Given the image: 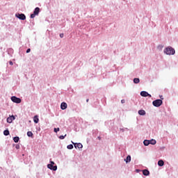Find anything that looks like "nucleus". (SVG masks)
I'll return each instance as SVG.
<instances>
[{
    "instance_id": "nucleus-1",
    "label": "nucleus",
    "mask_w": 178,
    "mask_h": 178,
    "mask_svg": "<svg viewBox=\"0 0 178 178\" xmlns=\"http://www.w3.org/2000/svg\"><path fill=\"white\" fill-rule=\"evenodd\" d=\"M165 54H166V55H175V51L173 48L172 47H167L165 50H164Z\"/></svg>"
},
{
    "instance_id": "nucleus-2",
    "label": "nucleus",
    "mask_w": 178,
    "mask_h": 178,
    "mask_svg": "<svg viewBox=\"0 0 178 178\" xmlns=\"http://www.w3.org/2000/svg\"><path fill=\"white\" fill-rule=\"evenodd\" d=\"M154 106H156V108H159V106H161V105H162L163 102L162 99H156L153 101L152 102Z\"/></svg>"
},
{
    "instance_id": "nucleus-3",
    "label": "nucleus",
    "mask_w": 178,
    "mask_h": 178,
    "mask_svg": "<svg viewBox=\"0 0 178 178\" xmlns=\"http://www.w3.org/2000/svg\"><path fill=\"white\" fill-rule=\"evenodd\" d=\"M38 13H40V8L37 7L35 8L33 13L31 15V18L34 19L35 16L38 15Z\"/></svg>"
},
{
    "instance_id": "nucleus-4",
    "label": "nucleus",
    "mask_w": 178,
    "mask_h": 178,
    "mask_svg": "<svg viewBox=\"0 0 178 178\" xmlns=\"http://www.w3.org/2000/svg\"><path fill=\"white\" fill-rule=\"evenodd\" d=\"M11 101H13V102H15V104H20V102H22V99L15 96H13L11 97Z\"/></svg>"
},
{
    "instance_id": "nucleus-5",
    "label": "nucleus",
    "mask_w": 178,
    "mask_h": 178,
    "mask_svg": "<svg viewBox=\"0 0 178 178\" xmlns=\"http://www.w3.org/2000/svg\"><path fill=\"white\" fill-rule=\"evenodd\" d=\"M16 17L19 19L20 20H26V15L24 14H16L15 15Z\"/></svg>"
},
{
    "instance_id": "nucleus-6",
    "label": "nucleus",
    "mask_w": 178,
    "mask_h": 178,
    "mask_svg": "<svg viewBox=\"0 0 178 178\" xmlns=\"http://www.w3.org/2000/svg\"><path fill=\"white\" fill-rule=\"evenodd\" d=\"M140 95L141 97H149V98H151V95H149V93H148L147 92L145 91H142L140 92Z\"/></svg>"
},
{
    "instance_id": "nucleus-7",
    "label": "nucleus",
    "mask_w": 178,
    "mask_h": 178,
    "mask_svg": "<svg viewBox=\"0 0 178 178\" xmlns=\"http://www.w3.org/2000/svg\"><path fill=\"white\" fill-rule=\"evenodd\" d=\"M47 168L51 170H56L58 169V166L54 165H47Z\"/></svg>"
},
{
    "instance_id": "nucleus-8",
    "label": "nucleus",
    "mask_w": 178,
    "mask_h": 178,
    "mask_svg": "<svg viewBox=\"0 0 178 178\" xmlns=\"http://www.w3.org/2000/svg\"><path fill=\"white\" fill-rule=\"evenodd\" d=\"M15 118L13 115H11L7 118V123H12L15 120Z\"/></svg>"
},
{
    "instance_id": "nucleus-9",
    "label": "nucleus",
    "mask_w": 178,
    "mask_h": 178,
    "mask_svg": "<svg viewBox=\"0 0 178 178\" xmlns=\"http://www.w3.org/2000/svg\"><path fill=\"white\" fill-rule=\"evenodd\" d=\"M72 144L75 148H79V149L83 148V145L81 143H74L72 142Z\"/></svg>"
},
{
    "instance_id": "nucleus-10",
    "label": "nucleus",
    "mask_w": 178,
    "mask_h": 178,
    "mask_svg": "<svg viewBox=\"0 0 178 178\" xmlns=\"http://www.w3.org/2000/svg\"><path fill=\"white\" fill-rule=\"evenodd\" d=\"M67 108V104H66V103H65V102L61 103L60 108H61L63 111H65V109H66Z\"/></svg>"
},
{
    "instance_id": "nucleus-11",
    "label": "nucleus",
    "mask_w": 178,
    "mask_h": 178,
    "mask_svg": "<svg viewBox=\"0 0 178 178\" xmlns=\"http://www.w3.org/2000/svg\"><path fill=\"white\" fill-rule=\"evenodd\" d=\"M33 122L34 123H38V122H40V119H38V115H35L33 117Z\"/></svg>"
},
{
    "instance_id": "nucleus-12",
    "label": "nucleus",
    "mask_w": 178,
    "mask_h": 178,
    "mask_svg": "<svg viewBox=\"0 0 178 178\" xmlns=\"http://www.w3.org/2000/svg\"><path fill=\"white\" fill-rule=\"evenodd\" d=\"M143 173L144 176H149V171L148 170H143Z\"/></svg>"
},
{
    "instance_id": "nucleus-13",
    "label": "nucleus",
    "mask_w": 178,
    "mask_h": 178,
    "mask_svg": "<svg viewBox=\"0 0 178 178\" xmlns=\"http://www.w3.org/2000/svg\"><path fill=\"white\" fill-rule=\"evenodd\" d=\"M127 163H129V162H131V156L130 155H128L127 156V159H124Z\"/></svg>"
},
{
    "instance_id": "nucleus-14",
    "label": "nucleus",
    "mask_w": 178,
    "mask_h": 178,
    "mask_svg": "<svg viewBox=\"0 0 178 178\" xmlns=\"http://www.w3.org/2000/svg\"><path fill=\"white\" fill-rule=\"evenodd\" d=\"M138 115H140L141 116H144V115H145V111H144V110H139L138 111Z\"/></svg>"
},
{
    "instance_id": "nucleus-15",
    "label": "nucleus",
    "mask_w": 178,
    "mask_h": 178,
    "mask_svg": "<svg viewBox=\"0 0 178 178\" xmlns=\"http://www.w3.org/2000/svg\"><path fill=\"white\" fill-rule=\"evenodd\" d=\"M149 144H152V145H155L156 144V140L152 139L149 140Z\"/></svg>"
},
{
    "instance_id": "nucleus-16",
    "label": "nucleus",
    "mask_w": 178,
    "mask_h": 178,
    "mask_svg": "<svg viewBox=\"0 0 178 178\" xmlns=\"http://www.w3.org/2000/svg\"><path fill=\"white\" fill-rule=\"evenodd\" d=\"M158 165L159 166H163V165H165V163L162 160H160L158 161Z\"/></svg>"
},
{
    "instance_id": "nucleus-17",
    "label": "nucleus",
    "mask_w": 178,
    "mask_h": 178,
    "mask_svg": "<svg viewBox=\"0 0 178 178\" xmlns=\"http://www.w3.org/2000/svg\"><path fill=\"white\" fill-rule=\"evenodd\" d=\"M134 83L135 84H138V83H140V79H138V78H135V79H134Z\"/></svg>"
},
{
    "instance_id": "nucleus-18",
    "label": "nucleus",
    "mask_w": 178,
    "mask_h": 178,
    "mask_svg": "<svg viewBox=\"0 0 178 178\" xmlns=\"http://www.w3.org/2000/svg\"><path fill=\"white\" fill-rule=\"evenodd\" d=\"M143 144H144V145H145V147L148 146V145L149 144V140H145L143 141Z\"/></svg>"
},
{
    "instance_id": "nucleus-19",
    "label": "nucleus",
    "mask_w": 178,
    "mask_h": 178,
    "mask_svg": "<svg viewBox=\"0 0 178 178\" xmlns=\"http://www.w3.org/2000/svg\"><path fill=\"white\" fill-rule=\"evenodd\" d=\"M19 136H15L13 138V141L15 143H19Z\"/></svg>"
},
{
    "instance_id": "nucleus-20",
    "label": "nucleus",
    "mask_w": 178,
    "mask_h": 178,
    "mask_svg": "<svg viewBox=\"0 0 178 178\" xmlns=\"http://www.w3.org/2000/svg\"><path fill=\"white\" fill-rule=\"evenodd\" d=\"M3 134L4 136H9L10 133H9V130L6 129L3 131Z\"/></svg>"
},
{
    "instance_id": "nucleus-21",
    "label": "nucleus",
    "mask_w": 178,
    "mask_h": 178,
    "mask_svg": "<svg viewBox=\"0 0 178 178\" xmlns=\"http://www.w3.org/2000/svg\"><path fill=\"white\" fill-rule=\"evenodd\" d=\"M27 136H28V137H33V132L28 131L27 132Z\"/></svg>"
},
{
    "instance_id": "nucleus-22",
    "label": "nucleus",
    "mask_w": 178,
    "mask_h": 178,
    "mask_svg": "<svg viewBox=\"0 0 178 178\" xmlns=\"http://www.w3.org/2000/svg\"><path fill=\"white\" fill-rule=\"evenodd\" d=\"M67 149H73V145H69L67 146Z\"/></svg>"
},
{
    "instance_id": "nucleus-23",
    "label": "nucleus",
    "mask_w": 178,
    "mask_h": 178,
    "mask_svg": "<svg viewBox=\"0 0 178 178\" xmlns=\"http://www.w3.org/2000/svg\"><path fill=\"white\" fill-rule=\"evenodd\" d=\"M65 137H66V134L65 136H60L59 138L60 140H64Z\"/></svg>"
},
{
    "instance_id": "nucleus-24",
    "label": "nucleus",
    "mask_w": 178,
    "mask_h": 178,
    "mask_svg": "<svg viewBox=\"0 0 178 178\" xmlns=\"http://www.w3.org/2000/svg\"><path fill=\"white\" fill-rule=\"evenodd\" d=\"M54 131L55 133H58V131H59V128H54Z\"/></svg>"
},
{
    "instance_id": "nucleus-25",
    "label": "nucleus",
    "mask_w": 178,
    "mask_h": 178,
    "mask_svg": "<svg viewBox=\"0 0 178 178\" xmlns=\"http://www.w3.org/2000/svg\"><path fill=\"white\" fill-rule=\"evenodd\" d=\"M15 148L16 149H20V145H16Z\"/></svg>"
},
{
    "instance_id": "nucleus-26",
    "label": "nucleus",
    "mask_w": 178,
    "mask_h": 178,
    "mask_svg": "<svg viewBox=\"0 0 178 178\" xmlns=\"http://www.w3.org/2000/svg\"><path fill=\"white\" fill-rule=\"evenodd\" d=\"M31 51V49H28L27 50H26V54H29V53H30Z\"/></svg>"
},
{
    "instance_id": "nucleus-27",
    "label": "nucleus",
    "mask_w": 178,
    "mask_h": 178,
    "mask_svg": "<svg viewBox=\"0 0 178 178\" xmlns=\"http://www.w3.org/2000/svg\"><path fill=\"white\" fill-rule=\"evenodd\" d=\"M48 165H55V163L54 161H51L50 164H48Z\"/></svg>"
},
{
    "instance_id": "nucleus-28",
    "label": "nucleus",
    "mask_w": 178,
    "mask_h": 178,
    "mask_svg": "<svg viewBox=\"0 0 178 178\" xmlns=\"http://www.w3.org/2000/svg\"><path fill=\"white\" fill-rule=\"evenodd\" d=\"M63 35H64L63 33H60V38H63Z\"/></svg>"
},
{
    "instance_id": "nucleus-29",
    "label": "nucleus",
    "mask_w": 178,
    "mask_h": 178,
    "mask_svg": "<svg viewBox=\"0 0 178 178\" xmlns=\"http://www.w3.org/2000/svg\"><path fill=\"white\" fill-rule=\"evenodd\" d=\"M9 64L12 66V65H13V62L9 61Z\"/></svg>"
},
{
    "instance_id": "nucleus-30",
    "label": "nucleus",
    "mask_w": 178,
    "mask_h": 178,
    "mask_svg": "<svg viewBox=\"0 0 178 178\" xmlns=\"http://www.w3.org/2000/svg\"><path fill=\"white\" fill-rule=\"evenodd\" d=\"M121 102H122V104H124V102H126V100L122 99V100H121Z\"/></svg>"
},
{
    "instance_id": "nucleus-31",
    "label": "nucleus",
    "mask_w": 178,
    "mask_h": 178,
    "mask_svg": "<svg viewBox=\"0 0 178 178\" xmlns=\"http://www.w3.org/2000/svg\"><path fill=\"white\" fill-rule=\"evenodd\" d=\"M161 99H163V96H160Z\"/></svg>"
},
{
    "instance_id": "nucleus-32",
    "label": "nucleus",
    "mask_w": 178,
    "mask_h": 178,
    "mask_svg": "<svg viewBox=\"0 0 178 178\" xmlns=\"http://www.w3.org/2000/svg\"><path fill=\"white\" fill-rule=\"evenodd\" d=\"M88 101H90V99H86V102H88Z\"/></svg>"
},
{
    "instance_id": "nucleus-33",
    "label": "nucleus",
    "mask_w": 178,
    "mask_h": 178,
    "mask_svg": "<svg viewBox=\"0 0 178 178\" xmlns=\"http://www.w3.org/2000/svg\"><path fill=\"white\" fill-rule=\"evenodd\" d=\"M97 138H98L99 140H101V138H100L99 136H98Z\"/></svg>"
}]
</instances>
